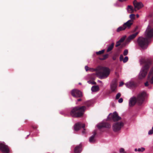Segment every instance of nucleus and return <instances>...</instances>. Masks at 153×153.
I'll return each mask as SVG.
<instances>
[{
  "label": "nucleus",
  "instance_id": "nucleus-30",
  "mask_svg": "<svg viewBox=\"0 0 153 153\" xmlns=\"http://www.w3.org/2000/svg\"><path fill=\"white\" fill-rule=\"evenodd\" d=\"M88 82L89 84H91L92 85H96V83L94 81H88Z\"/></svg>",
  "mask_w": 153,
  "mask_h": 153
},
{
  "label": "nucleus",
  "instance_id": "nucleus-20",
  "mask_svg": "<svg viewBox=\"0 0 153 153\" xmlns=\"http://www.w3.org/2000/svg\"><path fill=\"white\" fill-rule=\"evenodd\" d=\"M114 43H112L111 45H109L108 46L107 50V52H108L111 51L114 48Z\"/></svg>",
  "mask_w": 153,
  "mask_h": 153
},
{
  "label": "nucleus",
  "instance_id": "nucleus-2",
  "mask_svg": "<svg viewBox=\"0 0 153 153\" xmlns=\"http://www.w3.org/2000/svg\"><path fill=\"white\" fill-rule=\"evenodd\" d=\"M89 71H96V74L101 79L107 77L110 74L109 69L106 67L99 66L96 69L90 68Z\"/></svg>",
  "mask_w": 153,
  "mask_h": 153
},
{
  "label": "nucleus",
  "instance_id": "nucleus-45",
  "mask_svg": "<svg viewBox=\"0 0 153 153\" xmlns=\"http://www.w3.org/2000/svg\"><path fill=\"white\" fill-rule=\"evenodd\" d=\"M152 130H153V126L152 127Z\"/></svg>",
  "mask_w": 153,
  "mask_h": 153
},
{
  "label": "nucleus",
  "instance_id": "nucleus-19",
  "mask_svg": "<svg viewBox=\"0 0 153 153\" xmlns=\"http://www.w3.org/2000/svg\"><path fill=\"white\" fill-rule=\"evenodd\" d=\"M99 90V86L97 85L93 86L91 88V90L93 92H96Z\"/></svg>",
  "mask_w": 153,
  "mask_h": 153
},
{
  "label": "nucleus",
  "instance_id": "nucleus-10",
  "mask_svg": "<svg viewBox=\"0 0 153 153\" xmlns=\"http://www.w3.org/2000/svg\"><path fill=\"white\" fill-rule=\"evenodd\" d=\"M85 126V124H82L81 123L79 122L76 123L74 127V129L75 131H78L81 128H83L84 130L82 131V133L83 134L85 133V130L84 128Z\"/></svg>",
  "mask_w": 153,
  "mask_h": 153
},
{
  "label": "nucleus",
  "instance_id": "nucleus-44",
  "mask_svg": "<svg viewBox=\"0 0 153 153\" xmlns=\"http://www.w3.org/2000/svg\"><path fill=\"white\" fill-rule=\"evenodd\" d=\"M137 27H136V28H135V30H136V29H137Z\"/></svg>",
  "mask_w": 153,
  "mask_h": 153
},
{
  "label": "nucleus",
  "instance_id": "nucleus-15",
  "mask_svg": "<svg viewBox=\"0 0 153 153\" xmlns=\"http://www.w3.org/2000/svg\"><path fill=\"white\" fill-rule=\"evenodd\" d=\"M133 20H129L126 23H124L123 25L124 27H125V29L127 28H129L131 27V26L133 24Z\"/></svg>",
  "mask_w": 153,
  "mask_h": 153
},
{
  "label": "nucleus",
  "instance_id": "nucleus-3",
  "mask_svg": "<svg viewBox=\"0 0 153 153\" xmlns=\"http://www.w3.org/2000/svg\"><path fill=\"white\" fill-rule=\"evenodd\" d=\"M152 60L150 59H142L141 60V64H143L144 65L140 73L139 79H142L146 76L149 67L152 64Z\"/></svg>",
  "mask_w": 153,
  "mask_h": 153
},
{
  "label": "nucleus",
  "instance_id": "nucleus-46",
  "mask_svg": "<svg viewBox=\"0 0 153 153\" xmlns=\"http://www.w3.org/2000/svg\"><path fill=\"white\" fill-rule=\"evenodd\" d=\"M79 84H81L80 83H79Z\"/></svg>",
  "mask_w": 153,
  "mask_h": 153
},
{
  "label": "nucleus",
  "instance_id": "nucleus-8",
  "mask_svg": "<svg viewBox=\"0 0 153 153\" xmlns=\"http://www.w3.org/2000/svg\"><path fill=\"white\" fill-rule=\"evenodd\" d=\"M0 150L2 153H9V147L4 142H0Z\"/></svg>",
  "mask_w": 153,
  "mask_h": 153
},
{
  "label": "nucleus",
  "instance_id": "nucleus-17",
  "mask_svg": "<svg viewBox=\"0 0 153 153\" xmlns=\"http://www.w3.org/2000/svg\"><path fill=\"white\" fill-rule=\"evenodd\" d=\"M96 134V131H94L93 134L89 138V141L90 143H93L95 141L94 137Z\"/></svg>",
  "mask_w": 153,
  "mask_h": 153
},
{
  "label": "nucleus",
  "instance_id": "nucleus-47",
  "mask_svg": "<svg viewBox=\"0 0 153 153\" xmlns=\"http://www.w3.org/2000/svg\"><path fill=\"white\" fill-rule=\"evenodd\" d=\"M113 153H115V152H114Z\"/></svg>",
  "mask_w": 153,
  "mask_h": 153
},
{
  "label": "nucleus",
  "instance_id": "nucleus-31",
  "mask_svg": "<svg viewBox=\"0 0 153 153\" xmlns=\"http://www.w3.org/2000/svg\"><path fill=\"white\" fill-rule=\"evenodd\" d=\"M128 53V50H125L123 52V55L124 56H126L127 55Z\"/></svg>",
  "mask_w": 153,
  "mask_h": 153
},
{
  "label": "nucleus",
  "instance_id": "nucleus-28",
  "mask_svg": "<svg viewBox=\"0 0 153 153\" xmlns=\"http://www.w3.org/2000/svg\"><path fill=\"white\" fill-rule=\"evenodd\" d=\"M121 96V94L120 93H119L117 94L116 95V99L117 100Z\"/></svg>",
  "mask_w": 153,
  "mask_h": 153
},
{
  "label": "nucleus",
  "instance_id": "nucleus-29",
  "mask_svg": "<svg viewBox=\"0 0 153 153\" xmlns=\"http://www.w3.org/2000/svg\"><path fill=\"white\" fill-rule=\"evenodd\" d=\"M125 39V37L123 36V37H122L121 38V39H120V40L119 41L121 43L124 41Z\"/></svg>",
  "mask_w": 153,
  "mask_h": 153
},
{
  "label": "nucleus",
  "instance_id": "nucleus-42",
  "mask_svg": "<svg viewBox=\"0 0 153 153\" xmlns=\"http://www.w3.org/2000/svg\"><path fill=\"white\" fill-rule=\"evenodd\" d=\"M137 149H134V151H135V152H136L137 151Z\"/></svg>",
  "mask_w": 153,
  "mask_h": 153
},
{
  "label": "nucleus",
  "instance_id": "nucleus-14",
  "mask_svg": "<svg viewBox=\"0 0 153 153\" xmlns=\"http://www.w3.org/2000/svg\"><path fill=\"white\" fill-rule=\"evenodd\" d=\"M117 79H115L113 80L111 84L110 87L112 92L115 91L117 87Z\"/></svg>",
  "mask_w": 153,
  "mask_h": 153
},
{
  "label": "nucleus",
  "instance_id": "nucleus-43",
  "mask_svg": "<svg viewBox=\"0 0 153 153\" xmlns=\"http://www.w3.org/2000/svg\"><path fill=\"white\" fill-rule=\"evenodd\" d=\"M136 16H137V17L138 18L139 17V15L138 14H137L136 15Z\"/></svg>",
  "mask_w": 153,
  "mask_h": 153
},
{
  "label": "nucleus",
  "instance_id": "nucleus-41",
  "mask_svg": "<svg viewBox=\"0 0 153 153\" xmlns=\"http://www.w3.org/2000/svg\"><path fill=\"white\" fill-rule=\"evenodd\" d=\"M82 99H78L77 101L79 102L80 101H81Z\"/></svg>",
  "mask_w": 153,
  "mask_h": 153
},
{
  "label": "nucleus",
  "instance_id": "nucleus-22",
  "mask_svg": "<svg viewBox=\"0 0 153 153\" xmlns=\"http://www.w3.org/2000/svg\"><path fill=\"white\" fill-rule=\"evenodd\" d=\"M108 54H105L103 55L102 57H100L99 59L101 60H104L106 59L108 57Z\"/></svg>",
  "mask_w": 153,
  "mask_h": 153
},
{
  "label": "nucleus",
  "instance_id": "nucleus-39",
  "mask_svg": "<svg viewBox=\"0 0 153 153\" xmlns=\"http://www.w3.org/2000/svg\"><path fill=\"white\" fill-rule=\"evenodd\" d=\"M123 84H124V83L123 82H121L120 83L119 86H122L123 85Z\"/></svg>",
  "mask_w": 153,
  "mask_h": 153
},
{
  "label": "nucleus",
  "instance_id": "nucleus-4",
  "mask_svg": "<svg viewBox=\"0 0 153 153\" xmlns=\"http://www.w3.org/2000/svg\"><path fill=\"white\" fill-rule=\"evenodd\" d=\"M145 96V92H143L137 95V98L135 97L131 98L129 101V106L131 107H133L137 102L139 105H141L144 100Z\"/></svg>",
  "mask_w": 153,
  "mask_h": 153
},
{
  "label": "nucleus",
  "instance_id": "nucleus-32",
  "mask_svg": "<svg viewBox=\"0 0 153 153\" xmlns=\"http://www.w3.org/2000/svg\"><path fill=\"white\" fill-rule=\"evenodd\" d=\"M120 152L121 153H126L125 152L124 149L121 148L120 150Z\"/></svg>",
  "mask_w": 153,
  "mask_h": 153
},
{
  "label": "nucleus",
  "instance_id": "nucleus-25",
  "mask_svg": "<svg viewBox=\"0 0 153 153\" xmlns=\"http://www.w3.org/2000/svg\"><path fill=\"white\" fill-rule=\"evenodd\" d=\"M135 15L133 14H131L130 15L129 17L131 19V20H133H133L135 19Z\"/></svg>",
  "mask_w": 153,
  "mask_h": 153
},
{
  "label": "nucleus",
  "instance_id": "nucleus-36",
  "mask_svg": "<svg viewBox=\"0 0 153 153\" xmlns=\"http://www.w3.org/2000/svg\"><path fill=\"white\" fill-rule=\"evenodd\" d=\"M153 133V130H150L148 132V134L149 135L152 134Z\"/></svg>",
  "mask_w": 153,
  "mask_h": 153
},
{
  "label": "nucleus",
  "instance_id": "nucleus-9",
  "mask_svg": "<svg viewBox=\"0 0 153 153\" xmlns=\"http://www.w3.org/2000/svg\"><path fill=\"white\" fill-rule=\"evenodd\" d=\"M124 124L121 122H117L113 125L112 127L113 131L115 132H117L120 131L122 127L123 126Z\"/></svg>",
  "mask_w": 153,
  "mask_h": 153
},
{
  "label": "nucleus",
  "instance_id": "nucleus-38",
  "mask_svg": "<svg viewBox=\"0 0 153 153\" xmlns=\"http://www.w3.org/2000/svg\"><path fill=\"white\" fill-rule=\"evenodd\" d=\"M112 59L113 60H115L116 59L117 57H116L114 55L113 56Z\"/></svg>",
  "mask_w": 153,
  "mask_h": 153
},
{
  "label": "nucleus",
  "instance_id": "nucleus-40",
  "mask_svg": "<svg viewBox=\"0 0 153 153\" xmlns=\"http://www.w3.org/2000/svg\"><path fill=\"white\" fill-rule=\"evenodd\" d=\"M114 56H115L116 57H117L118 56V54L116 53L114 54Z\"/></svg>",
  "mask_w": 153,
  "mask_h": 153
},
{
  "label": "nucleus",
  "instance_id": "nucleus-34",
  "mask_svg": "<svg viewBox=\"0 0 153 153\" xmlns=\"http://www.w3.org/2000/svg\"><path fill=\"white\" fill-rule=\"evenodd\" d=\"M119 59L120 61H123V56L122 54L120 55Z\"/></svg>",
  "mask_w": 153,
  "mask_h": 153
},
{
  "label": "nucleus",
  "instance_id": "nucleus-11",
  "mask_svg": "<svg viewBox=\"0 0 153 153\" xmlns=\"http://www.w3.org/2000/svg\"><path fill=\"white\" fill-rule=\"evenodd\" d=\"M71 94L75 97H81L82 96V92L79 90L77 89H74L71 91Z\"/></svg>",
  "mask_w": 153,
  "mask_h": 153
},
{
  "label": "nucleus",
  "instance_id": "nucleus-27",
  "mask_svg": "<svg viewBox=\"0 0 153 153\" xmlns=\"http://www.w3.org/2000/svg\"><path fill=\"white\" fill-rule=\"evenodd\" d=\"M145 148L142 147L141 148H138L137 149V151L139 152H143L145 150Z\"/></svg>",
  "mask_w": 153,
  "mask_h": 153
},
{
  "label": "nucleus",
  "instance_id": "nucleus-13",
  "mask_svg": "<svg viewBox=\"0 0 153 153\" xmlns=\"http://www.w3.org/2000/svg\"><path fill=\"white\" fill-rule=\"evenodd\" d=\"M98 128L100 129L103 128H109L111 127V125L107 123H102L97 125Z\"/></svg>",
  "mask_w": 153,
  "mask_h": 153
},
{
  "label": "nucleus",
  "instance_id": "nucleus-35",
  "mask_svg": "<svg viewBox=\"0 0 153 153\" xmlns=\"http://www.w3.org/2000/svg\"><path fill=\"white\" fill-rule=\"evenodd\" d=\"M90 68H89L87 66H85V69L86 71H89Z\"/></svg>",
  "mask_w": 153,
  "mask_h": 153
},
{
  "label": "nucleus",
  "instance_id": "nucleus-6",
  "mask_svg": "<svg viewBox=\"0 0 153 153\" xmlns=\"http://www.w3.org/2000/svg\"><path fill=\"white\" fill-rule=\"evenodd\" d=\"M134 8L131 6L128 5L127 7L128 11L129 13H133L136 11V9L139 10L143 7V5L141 2H138L136 0H134L133 2Z\"/></svg>",
  "mask_w": 153,
  "mask_h": 153
},
{
  "label": "nucleus",
  "instance_id": "nucleus-33",
  "mask_svg": "<svg viewBox=\"0 0 153 153\" xmlns=\"http://www.w3.org/2000/svg\"><path fill=\"white\" fill-rule=\"evenodd\" d=\"M120 41H118L116 42V44L115 45L116 47H117L120 45Z\"/></svg>",
  "mask_w": 153,
  "mask_h": 153
},
{
  "label": "nucleus",
  "instance_id": "nucleus-18",
  "mask_svg": "<svg viewBox=\"0 0 153 153\" xmlns=\"http://www.w3.org/2000/svg\"><path fill=\"white\" fill-rule=\"evenodd\" d=\"M138 32H137L136 33H134L132 35H130L128 36L127 39V40L128 41H130L131 40L134 39L137 35L138 34Z\"/></svg>",
  "mask_w": 153,
  "mask_h": 153
},
{
  "label": "nucleus",
  "instance_id": "nucleus-16",
  "mask_svg": "<svg viewBox=\"0 0 153 153\" xmlns=\"http://www.w3.org/2000/svg\"><path fill=\"white\" fill-rule=\"evenodd\" d=\"M82 145L80 144L79 145L75 147L74 150V153H80L82 151Z\"/></svg>",
  "mask_w": 153,
  "mask_h": 153
},
{
  "label": "nucleus",
  "instance_id": "nucleus-5",
  "mask_svg": "<svg viewBox=\"0 0 153 153\" xmlns=\"http://www.w3.org/2000/svg\"><path fill=\"white\" fill-rule=\"evenodd\" d=\"M86 108V107L85 106L74 107L71 110L70 115L74 117H81L83 116Z\"/></svg>",
  "mask_w": 153,
  "mask_h": 153
},
{
  "label": "nucleus",
  "instance_id": "nucleus-37",
  "mask_svg": "<svg viewBox=\"0 0 153 153\" xmlns=\"http://www.w3.org/2000/svg\"><path fill=\"white\" fill-rule=\"evenodd\" d=\"M123 102V99L122 98H120L118 100V102L120 103L122 102Z\"/></svg>",
  "mask_w": 153,
  "mask_h": 153
},
{
  "label": "nucleus",
  "instance_id": "nucleus-1",
  "mask_svg": "<svg viewBox=\"0 0 153 153\" xmlns=\"http://www.w3.org/2000/svg\"><path fill=\"white\" fill-rule=\"evenodd\" d=\"M145 35L146 38L140 37L137 40L138 45L143 49L147 48L149 42V39L153 37V28L147 29Z\"/></svg>",
  "mask_w": 153,
  "mask_h": 153
},
{
  "label": "nucleus",
  "instance_id": "nucleus-26",
  "mask_svg": "<svg viewBox=\"0 0 153 153\" xmlns=\"http://www.w3.org/2000/svg\"><path fill=\"white\" fill-rule=\"evenodd\" d=\"M128 59V57L127 56H126L124 59H123V62L124 63H126L127 62Z\"/></svg>",
  "mask_w": 153,
  "mask_h": 153
},
{
  "label": "nucleus",
  "instance_id": "nucleus-24",
  "mask_svg": "<svg viewBox=\"0 0 153 153\" xmlns=\"http://www.w3.org/2000/svg\"><path fill=\"white\" fill-rule=\"evenodd\" d=\"M91 102L90 101H86L84 103V104L88 107L90 106L91 105Z\"/></svg>",
  "mask_w": 153,
  "mask_h": 153
},
{
  "label": "nucleus",
  "instance_id": "nucleus-12",
  "mask_svg": "<svg viewBox=\"0 0 153 153\" xmlns=\"http://www.w3.org/2000/svg\"><path fill=\"white\" fill-rule=\"evenodd\" d=\"M109 117L110 120H112L114 121H119L121 119V117L118 116V114L116 112L113 114H110Z\"/></svg>",
  "mask_w": 153,
  "mask_h": 153
},
{
  "label": "nucleus",
  "instance_id": "nucleus-7",
  "mask_svg": "<svg viewBox=\"0 0 153 153\" xmlns=\"http://www.w3.org/2000/svg\"><path fill=\"white\" fill-rule=\"evenodd\" d=\"M149 82L153 84V67L150 69L148 76L147 81L145 83L146 86H148Z\"/></svg>",
  "mask_w": 153,
  "mask_h": 153
},
{
  "label": "nucleus",
  "instance_id": "nucleus-23",
  "mask_svg": "<svg viewBox=\"0 0 153 153\" xmlns=\"http://www.w3.org/2000/svg\"><path fill=\"white\" fill-rule=\"evenodd\" d=\"M105 51L104 50H102L101 51H99L98 52H96V54L97 55H100L103 54Z\"/></svg>",
  "mask_w": 153,
  "mask_h": 153
},
{
  "label": "nucleus",
  "instance_id": "nucleus-21",
  "mask_svg": "<svg viewBox=\"0 0 153 153\" xmlns=\"http://www.w3.org/2000/svg\"><path fill=\"white\" fill-rule=\"evenodd\" d=\"M125 29V27H124L123 25L122 26L119 27L117 30V32H120V31L124 30Z\"/></svg>",
  "mask_w": 153,
  "mask_h": 153
}]
</instances>
